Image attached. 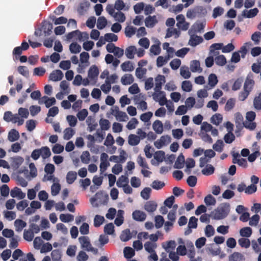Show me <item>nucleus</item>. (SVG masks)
<instances>
[{"mask_svg":"<svg viewBox=\"0 0 261 261\" xmlns=\"http://www.w3.org/2000/svg\"><path fill=\"white\" fill-rule=\"evenodd\" d=\"M153 130L156 134H161L163 132V126L162 122L159 120H155L152 124Z\"/></svg>","mask_w":261,"mask_h":261,"instance_id":"nucleus-16","label":"nucleus"},{"mask_svg":"<svg viewBox=\"0 0 261 261\" xmlns=\"http://www.w3.org/2000/svg\"><path fill=\"white\" fill-rule=\"evenodd\" d=\"M63 77V72L60 70H56L50 74L49 80L54 82H57L61 80Z\"/></svg>","mask_w":261,"mask_h":261,"instance_id":"nucleus-5","label":"nucleus"},{"mask_svg":"<svg viewBox=\"0 0 261 261\" xmlns=\"http://www.w3.org/2000/svg\"><path fill=\"white\" fill-rule=\"evenodd\" d=\"M132 216L133 219L137 221H143L146 218L145 213L139 210L133 212Z\"/></svg>","mask_w":261,"mask_h":261,"instance_id":"nucleus-8","label":"nucleus"},{"mask_svg":"<svg viewBox=\"0 0 261 261\" xmlns=\"http://www.w3.org/2000/svg\"><path fill=\"white\" fill-rule=\"evenodd\" d=\"M242 257L243 255L241 253L235 252L229 256V261H239Z\"/></svg>","mask_w":261,"mask_h":261,"instance_id":"nucleus-60","label":"nucleus"},{"mask_svg":"<svg viewBox=\"0 0 261 261\" xmlns=\"http://www.w3.org/2000/svg\"><path fill=\"white\" fill-rule=\"evenodd\" d=\"M136 33V28L133 26H127L125 29V34L127 37H131Z\"/></svg>","mask_w":261,"mask_h":261,"instance_id":"nucleus-64","label":"nucleus"},{"mask_svg":"<svg viewBox=\"0 0 261 261\" xmlns=\"http://www.w3.org/2000/svg\"><path fill=\"white\" fill-rule=\"evenodd\" d=\"M222 120V115L220 114L214 115L211 118V122L215 125H219Z\"/></svg>","mask_w":261,"mask_h":261,"instance_id":"nucleus-43","label":"nucleus"},{"mask_svg":"<svg viewBox=\"0 0 261 261\" xmlns=\"http://www.w3.org/2000/svg\"><path fill=\"white\" fill-rule=\"evenodd\" d=\"M52 261H62L61 251L58 249L52 251L51 253Z\"/></svg>","mask_w":261,"mask_h":261,"instance_id":"nucleus-36","label":"nucleus"},{"mask_svg":"<svg viewBox=\"0 0 261 261\" xmlns=\"http://www.w3.org/2000/svg\"><path fill=\"white\" fill-rule=\"evenodd\" d=\"M181 88L183 91L190 92L192 89V85L189 81H184L182 82Z\"/></svg>","mask_w":261,"mask_h":261,"instance_id":"nucleus-48","label":"nucleus"},{"mask_svg":"<svg viewBox=\"0 0 261 261\" xmlns=\"http://www.w3.org/2000/svg\"><path fill=\"white\" fill-rule=\"evenodd\" d=\"M155 226L156 228H161L164 223V218L160 215H158L155 217Z\"/></svg>","mask_w":261,"mask_h":261,"instance_id":"nucleus-53","label":"nucleus"},{"mask_svg":"<svg viewBox=\"0 0 261 261\" xmlns=\"http://www.w3.org/2000/svg\"><path fill=\"white\" fill-rule=\"evenodd\" d=\"M215 63L217 65L222 66L226 63V59L224 55H219L215 59Z\"/></svg>","mask_w":261,"mask_h":261,"instance_id":"nucleus-44","label":"nucleus"},{"mask_svg":"<svg viewBox=\"0 0 261 261\" xmlns=\"http://www.w3.org/2000/svg\"><path fill=\"white\" fill-rule=\"evenodd\" d=\"M243 82V79L242 77L237 79L234 82L232 86V90L233 91H237L241 88L242 83Z\"/></svg>","mask_w":261,"mask_h":261,"instance_id":"nucleus-59","label":"nucleus"},{"mask_svg":"<svg viewBox=\"0 0 261 261\" xmlns=\"http://www.w3.org/2000/svg\"><path fill=\"white\" fill-rule=\"evenodd\" d=\"M151 190L150 188H145L141 192V197L147 200L149 198Z\"/></svg>","mask_w":261,"mask_h":261,"instance_id":"nucleus-56","label":"nucleus"},{"mask_svg":"<svg viewBox=\"0 0 261 261\" xmlns=\"http://www.w3.org/2000/svg\"><path fill=\"white\" fill-rule=\"evenodd\" d=\"M116 20L120 22H123L125 20V16L124 14L120 11L115 13L113 16Z\"/></svg>","mask_w":261,"mask_h":261,"instance_id":"nucleus-58","label":"nucleus"},{"mask_svg":"<svg viewBox=\"0 0 261 261\" xmlns=\"http://www.w3.org/2000/svg\"><path fill=\"white\" fill-rule=\"evenodd\" d=\"M165 152L162 150L157 151L155 152L154 158L158 162H162L165 159Z\"/></svg>","mask_w":261,"mask_h":261,"instance_id":"nucleus-47","label":"nucleus"},{"mask_svg":"<svg viewBox=\"0 0 261 261\" xmlns=\"http://www.w3.org/2000/svg\"><path fill=\"white\" fill-rule=\"evenodd\" d=\"M239 245L241 247L247 248L250 245V241L247 238H241L238 241Z\"/></svg>","mask_w":261,"mask_h":261,"instance_id":"nucleus-55","label":"nucleus"},{"mask_svg":"<svg viewBox=\"0 0 261 261\" xmlns=\"http://www.w3.org/2000/svg\"><path fill=\"white\" fill-rule=\"evenodd\" d=\"M69 50L72 54H77L81 51V46L77 43L73 42L70 44L69 46Z\"/></svg>","mask_w":261,"mask_h":261,"instance_id":"nucleus-33","label":"nucleus"},{"mask_svg":"<svg viewBox=\"0 0 261 261\" xmlns=\"http://www.w3.org/2000/svg\"><path fill=\"white\" fill-rule=\"evenodd\" d=\"M15 230L17 231H21L27 226V223L20 219H16L14 222Z\"/></svg>","mask_w":261,"mask_h":261,"instance_id":"nucleus-27","label":"nucleus"},{"mask_svg":"<svg viewBox=\"0 0 261 261\" xmlns=\"http://www.w3.org/2000/svg\"><path fill=\"white\" fill-rule=\"evenodd\" d=\"M49 18L54 21V24L56 25L65 24L67 22V19L63 16L56 18L55 16L53 15L50 16Z\"/></svg>","mask_w":261,"mask_h":261,"instance_id":"nucleus-28","label":"nucleus"},{"mask_svg":"<svg viewBox=\"0 0 261 261\" xmlns=\"http://www.w3.org/2000/svg\"><path fill=\"white\" fill-rule=\"evenodd\" d=\"M157 22L155 16H149L145 20V24L147 28H153Z\"/></svg>","mask_w":261,"mask_h":261,"instance_id":"nucleus-15","label":"nucleus"},{"mask_svg":"<svg viewBox=\"0 0 261 261\" xmlns=\"http://www.w3.org/2000/svg\"><path fill=\"white\" fill-rule=\"evenodd\" d=\"M218 83L217 77L214 73L211 74L208 76V85L211 87H214Z\"/></svg>","mask_w":261,"mask_h":261,"instance_id":"nucleus-54","label":"nucleus"},{"mask_svg":"<svg viewBox=\"0 0 261 261\" xmlns=\"http://www.w3.org/2000/svg\"><path fill=\"white\" fill-rule=\"evenodd\" d=\"M81 160L83 163L88 164L90 160V155L88 151H83L81 156Z\"/></svg>","mask_w":261,"mask_h":261,"instance_id":"nucleus-49","label":"nucleus"},{"mask_svg":"<svg viewBox=\"0 0 261 261\" xmlns=\"http://www.w3.org/2000/svg\"><path fill=\"white\" fill-rule=\"evenodd\" d=\"M235 139L234 134L231 132L227 133L224 137V140L226 143H231Z\"/></svg>","mask_w":261,"mask_h":261,"instance_id":"nucleus-62","label":"nucleus"},{"mask_svg":"<svg viewBox=\"0 0 261 261\" xmlns=\"http://www.w3.org/2000/svg\"><path fill=\"white\" fill-rule=\"evenodd\" d=\"M105 221V218L103 216L96 215L94 218V226L95 227H99Z\"/></svg>","mask_w":261,"mask_h":261,"instance_id":"nucleus-41","label":"nucleus"},{"mask_svg":"<svg viewBox=\"0 0 261 261\" xmlns=\"http://www.w3.org/2000/svg\"><path fill=\"white\" fill-rule=\"evenodd\" d=\"M229 212V204L224 203L218 207L213 212V217L215 219L220 220L225 218Z\"/></svg>","mask_w":261,"mask_h":261,"instance_id":"nucleus-2","label":"nucleus"},{"mask_svg":"<svg viewBox=\"0 0 261 261\" xmlns=\"http://www.w3.org/2000/svg\"><path fill=\"white\" fill-rule=\"evenodd\" d=\"M79 241L82 245V247L86 250L91 246L88 237L82 236L79 238Z\"/></svg>","mask_w":261,"mask_h":261,"instance_id":"nucleus-12","label":"nucleus"},{"mask_svg":"<svg viewBox=\"0 0 261 261\" xmlns=\"http://www.w3.org/2000/svg\"><path fill=\"white\" fill-rule=\"evenodd\" d=\"M143 96L142 94H139L138 95H136L134 98V100L136 103L138 104V108L141 109L142 111H145L147 109V104L144 100H142L139 102L141 98H143Z\"/></svg>","mask_w":261,"mask_h":261,"instance_id":"nucleus-9","label":"nucleus"},{"mask_svg":"<svg viewBox=\"0 0 261 261\" xmlns=\"http://www.w3.org/2000/svg\"><path fill=\"white\" fill-rule=\"evenodd\" d=\"M99 74V70L95 65L92 66L88 71V77L90 79L93 80L96 78Z\"/></svg>","mask_w":261,"mask_h":261,"instance_id":"nucleus-13","label":"nucleus"},{"mask_svg":"<svg viewBox=\"0 0 261 261\" xmlns=\"http://www.w3.org/2000/svg\"><path fill=\"white\" fill-rule=\"evenodd\" d=\"M134 79L130 74H125L121 79V82L124 85H127L132 84Z\"/></svg>","mask_w":261,"mask_h":261,"instance_id":"nucleus-17","label":"nucleus"},{"mask_svg":"<svg viewBox=\"0 0 261 261\" xmlns=\"http://www.w3.org/2000/svg\"><path fill=\"white\" fill-rule=\"evenodd\" d=\"M252 229L249 227H245L240 229V235L243 237L248 238L252 234Z\"/></svg>","mask_w":261,"mask_h":261,"instance_id":"nucleus-34","label":"nucleus"},{"mask_svg":"<svg viewBox=\"0 0 261 261\" xmlns=\"http://www.w3.org/2000/svg\"><path fill=\"white\" fill-rule=\"evenodd\" d=\"M74 217L73 215L69 214H61L60 215V219L63 222H69L73 220Z\"/></svg>","mask_w":261,"mask_h":261,"instance_id":"nucleus-45","label":"nucleus"},{"mask_svg":"<svg viewBox=\"0 0 261 261\" xmlns=\"http://www.w3.org/2000/svg\"><path fill=\"white\" fill-rule=\"evenodd\" d=\"M136 51L137 49L135 46H130L126 48L125 54L128 59H133Z\"/></svg>","mask_w":261,"mask_h":261,"instance_id":"nucleus-19","label":"nucleus"},{"mask_svg":"<svg viewBox=\"0 0 261 261\" xmlns=\"http://www.w3.org/2000/svg\"><path fill=\"white\" fill-rule=\"evenodd\" d=\"M203 41V38L197 35L192 36L189 43L192 46H195Z\"/></svg>","mask_w":261,"mask_h":261,"instance_id":"nucleus-21","label":"nucleus"},{"mask_svg":"<svg viewBox=\"0 0 261 261\" xmlns=\"http://www.w3.org/2000/svg\"><path fill=\"white\" fill-rule=\"evenodd\" d=\"M121 68L123 71H132L134 69L133 63L129 61L123 62L121 65Z\"/></svg>","mask_w":261,"mask_h":261,"instance_id":"nucleus-23","label":"nucleus"},{"mask_svg":"<svg viewBox=\"0 0 261 261\" xmlns=\"http://www.w3.org/2000/svg\"><path fill=\"white\" fill-rule=\"evenodd\" d=\"M180 34V32L179 31L177 30L176 29L172 28L170 29L168 28L167 30V33L166 34L165 38H169L171 37L172 35H175V38H178Z\"/></svg>","mask_w":261,"mask_h":261,"instance_id":"nucleus-29","label":"nucleus"},{"mask_svg":"<svg viewBox=\"0 0 261 261\" xmlns=\"http://www.w3.org/2000/svg\"><path fill=\"white\" fill-rule=\"evenodd\" d=\"M114 225L112 223L106 224L104 227V232L105 233L112 235L114 233Z\"/></svg>","mask_w":261,"mask_h":261,"instance_id":"nucleus-42","label":"nucleus"},{"mask_svg":"<svg viewBox=\"0 0 261 261\" xmlns=\"http://www.w3.org/2000/svg\"><path fill=\"white\" fill-rule=\"evenodd\" d=\"M157 203L153 201H148L144 205V209L148 212L152 213L157 208Z\"/></svg>","mask_w":261,"mask_h":261,"instance_id":"nucleus-11","label":"nucleus"},{"mask_svg":"<svg viewBox=\"0 0 261 261\" xmlns=\"http://www.w3.org/2000/svg\"><path fill=\"white\" fill-rule=\"evenodd\" d=\"M255 82L253 80V74L249 73L244 83V90H247L249 92H250L254 85Z\"/></svg>","mask_w":261,"mask_h":261,"instance_id":"nucleus-4","label":"nucleus"},{"mask_svg":"<svg viewBox=\"0 0 261 261\" xmlns=\"http://www.w3.org/2000/svg\"><path fill=\"white\" fill-rule=\"evenodd\" d=\"M42 30L45 34L50 35L53 28L51 23L48 21H44L42 22Z\"/></svg>","mask_w":261,"mask_h":261,"instance_id":"nucleus-14","label":"nucleus"},{"mask_svg":"<svg viewBox=\"0 0 261 261\" xmlns=\"http://www.w3.org/2000/svg\"><path fill=\"white\" fill-rule=\"evenodd\" d=\"M11 197L14 198L18 197L19 199H23L25 196V194L21 190L17 187H15L11 190L10 193Z\"/></svg>","mask_w":261,"mask_h":261,"instance_id":"nucleus-10","label":"nucleus"},{"mask_svg":"<svg viewBox=\"0 0 261 261\" xmlns=\"http://www.w3.org/2000/svg\"><path fill=\"white\" fill-rule=\"evenodd\" d=\"M253 105L255 109L261 110V93L254 98Z\"/></svg>","mask_w":261,"mask_h":261,"instance_id":"nucleus-57","label":"nucleus"},{"mask_svg":"<svg viewBox=\"0 0 261 261\" xmlns=\"http://www.w3.org/2000/svg\"><path fill=\"white\" fill-rule=\"evenodd\" d=\"M124 256L126 258H130L135 255V250L130 247H125L124 249Z\"/></svg>","mask_w":261,"mask_h":261,"instance_id":"nucleus-31","label":"nucleus"},{"mask_svg":"<svg viewBox=\"0 0 261 261\" xmlns=\"http://www.w3.org/2000/svg\"><path fill=\"white\" fill-rule=\"evenodd\" d=\"M40 104L44 103L46 108H48L56 103V99L54 97L49 98L47 96H44L39 101Z\"/></svg>","mask_w":261,"mask_h":261,"instance_id":"nucleus-6","label":"nucleus"},{"mask_svg":"<svg viewBox=\"0 0 261 261\" xmlns=\"http://www.w3.org/2000/svg\"><path fill=\"white\" fill-rule=\"evenodd\" d=\"M116 119L119 121H126L128 117L125 112L120 111L118 115H116Z\"/></svg>","mask_w":261,"mask_h":261,"instance_id":"nucleus-61","label":"nucleus"},{"mask_svg":"<svg viewBox=\"0 0 261 261\" xmlns=\"http://www.w3.org/2000/svg\"><path fill=\"white\" fill-rule=\"evenodd\" d=\"M77 177V173L75 171H69L66 175V181L68 184H72L74 182Z\"/></svg>","mask_w":261,"mask_h":261,"instance_id":"nucleus-25","label":"nucleus"},{"mask_svg":"<svg viewBox=\"0 0 261 261\" xmlns=\"http://www.w3.org/2000/svg\"><path fill=\"white\" fill-rule=\"evenodd\" d=\"M155 85L154 90L156 92H159V93H154L153 94V99L156 100L159 96H160L161 94H163L164 92L161 91V89H162V86L163 84L165 83V77L164 75H158L155 78Z\"/></svg>","mask_w":261,"mask_h":261,"instance_id":"nucleus-3","label":"nucleus"},{"mask_svg":"<svg viewBox=\"0 0 261 261\" xmlns=\"http://www.w3.org/2000/svg\"><path fill=\"white\" fill-rule=\"evenodd\" d=\"M223 46V44L222 43H214L210 46V51L213 53L214 55H217L219 54V52L215 51V50L222 49Z\"/></svg>","mask_w":261,"mask_h":261,"instance_id":"nucleus-35","label":"nucleus"},{"mask_svg":"<svg viewBox=\"0 0 261 261\" xmlns=\"http://www.w3.org/2000/svg\"><path fill=\"white\" fill-rule=\"evenodd\" d=\"M34 237V233L30 229H24L23 232V238L28 241H32Z\"/></svg>","mask_w":261,"mask_h":261,"instance_id":"nucleus-40","label":"nucleus"},{"mask_svg":"<svg viewBox=\"0 0 261 261\" xmlns=\"http://www.w3.org/2000/svg\"><path fill=\"white\" fill-rule=\"evenodd\" d=\"M204 202L207 205H214L216 200L212 195L209 194L204 198Z\"/></svg>","mask_w":261,"mask_h":261,"instance_id":"nucleus-50","label":"nucleus"},{"mask_svg":"<svg viewBox=\"0 0 261 261\" xmlns=\"http://www.w3.org/2000/svg\"><path fill=\"white\" fill-rule=\"evenodd\" d=\"M99 125L102 130H107L110 127V121L106 119L101 118L99 120Z\"/></svg>","mask_w":261,"mask_h":261,"instance_id":"nucleus-38","label":"nucleus"},{"mask_svg":"<svg viewBox=\"0 0 261 261\" xmlns=\"http://www.w3.org/2000/svg\"><path fill=\"white\" fill-rule=\"evenodd\" d=\"M128 182V179L125 175H121L116 182L117 186L120 188L122 187Z\"/></svg>","mask_w":261,"mask_h":261,"instance_id":"nucleus-39","label":"nucleus"},{"mask_svg":"<svg viewBox=\"0 0 261 261\" xmlns=\"http://www.w3.org/2000/svg\"><path fill=\"white\" fill-rule=\"evenodd\" d=\"M258 13L257 8H255L249 10H244L242 13V16L245 18H253L257 15Z\"/></svg>","mask_w":261,"mask_h":261,"instance_id":"nucleus-7","label":"nucleus"},{"mask_svg":"<svg viewBox=\"0 0 261 261\" xmlns=\"http://www.w3.org/2000/svg\"><path fill=\"white\" fill-rule=\"evenodd\" d=\"M224 143L222 140H218L217 142L213 145V148L216 151L221 152L223 150Z\"/></svg>","mask_w":261,"mask_h":261,"instance_id":"nucleus-46","label":"nucleus"},{"mask_svg":"<svg viewBox=\"0 0 261 261\" xmlns=\"http://www.w3.org/2000/svg\"><path fill=\"white\" fill-rule=\"evenodd\" d=\"M19 134L18 131L14 129H11L8 134V139L11 142H14L19 139Z\"/></svg>","mask_w":261,"mask_h":261,"instance_id":"nucleus-26","label":"nucleus"},{"mask_svg":"<svg viewBox=\"0 0 261 261\" xmlns=\"http://www.w3.org/2000/svg\"><path fill=\"white\" fill-rule=\"evenodd\" d=\"M140 137L134 134H130L128 136V144L132 146H136L140 142Z\"/></svg>","mask_w":261,"mask_h":261,"instance_id":"nucleus-24","label":"nucleus"},{"mask_svg":"<svg viewBox=\"0 0 261 261\" xmlns=\"http://www.w3.org/2000/svg\"><path fill=\"white\" fill-rule=\"evenodd\" d=\"M75 134V131L71 127H67L64 130L63 138L65 140L70 139Z\"/></svg>","mask_w":261,"mask_h":261,"instance_id":"nucleus-30","label":"nucleus"},{"mask_svg":"<svg viewBox=\"0 0 261 261\" xmlns=\"http://www.w3.org/2000/svg\"><path fill=\"white\" fill-rule=\"evenodd\" d=\"M191 70L193 72H201L202 69L200 68V64L199 61L193 60L190 64Z\"/></svg>","mask_w":261,"mask_h":261,"instance_id":"nucleus-18","label":"nucleus"},{"mask_svg":"<svg viewBox=\"0 0 261 261\" xmlns=\"http://www.w3.org/2000/svg\"><path fill=\"white\" fill-rule=\"evenodd\" d=\"M51 155V152L48 147L43 146L39 149L34 150L31 155L34 160H38L40 156L43 159H46Z\"/></svg>","mask_w":261,"mask_h":261,"instance_id":"nucleus-1","label":"nucleus"},{"mask_svg":"<svg viewBox=\"0 0 261 261\" xmlns=\"http://www.w3.org/2000/svg\"><path fill=\"white\" fill-rule=\"evenodd\" d=\"M107 24V20L105 17L101 16L98 18L97 22V28L99 30L103 29L104 28L106 27Z\"/></svg>","mask_w":261,"mask_h":261,"instance_id":"nucleus-32","label":"nucleus"},{"mask_svg":"<svg viewBox=\"0 0 261 261\" xmlns=\"http://www.w3.org/2000/svg\"><path fill=\"white\" fill-rule=\"evenodd\" d=\"M88 114V111L86 109H84L77 113V117L80 121H83L87 117Z\"/></svg>","mask_w":261,"mask_h":261,"instance_id":"nucleus-63","label":"nucleus"},{"mask_svg":"<svg viewBox=\"0 0 261 261\" xmlns=\"http://www.w3.org/2000/svg\"><path fill=\"white\" fill-rule=\"evenodd\" d=\"M105 41L107 42H116L118 40V36L113 33H107L105 35Z\"/></svg>","mask_w":261,"mask_h":261,"instance_id":"nucleus-51","label":"nucleus"},{"mask_svg":"<svg viewBox=\"0 0 261 261\" xmlns=\"http://www.w3.org/2000/svg\"><path fill=\"white\" fill-rule=\"evenodd\" d=\"M215 168L212 165H208L201 171L202 173L206 176L211 175L214 173Z\"/></svg>","mask_w":261,"mask_h":261,"instance_id":"nucleus-37","label":"nucleus"},{"mask_svg":"<svg viewBox=\"0 0 261 261\" xmlns=\"http://www.w3.org/2000/svg\"><path fill=\"white\" fill-rule=\"evenodd\" d=\"M185 163V157L182 153H180L178 156L174 165V167L176 169H181L184 167Z\"/></svg>","mask_w":261,"mask_h":261,"instance_id":"nucleus-20","label":"nucleus"},{"mask_svg":"<svg viewBox=\"0 0 261 261\" xmlns=\"http://www.w3.org/2000/svg\"><path fill=\"white\" fill-rule=\"evenodd\" d=\"M132 236L129 229L123 230L120 234V240L123 242H127L132 238Z\"/></svg>","mask_w":261,"mask_h":261,"instance_id":"nucleus-22","label":"nucleus"},{"mask_svg":"<svg viewBox=\"0 0 261 261\" xmlns=\"http://www.w3.org/2000/svg\"><path fill=\"white\" fill-rule=\"evenodd\" d=\"M61 190V186L59 183H54L51 187V193L53 196L58 195Z\"/></svg>","mask_w":261,"mask_h":261,"instance_id":"nucleus-52","label":"nucleus"}]
</instances>
